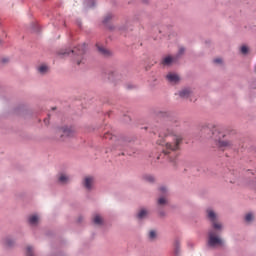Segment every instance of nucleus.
I'll use <instances>...</instances> for the list:
<instances>
[{"instance_id": "obj_1", "label": "nucleus", "mask_w": 256, "mask_h": 256, "mask_svg": "<svg viewBox=\"0 0 256 256\" xmlns=\"http://www.w3.org/2000/svg\"><path fill=\"white\" fill-rule=\"evenodd\" d=\"M181 143H183V137L181 135L174 134L173 131L167 130L164 134V139L162 141H158V145H162V155L169 159V156L172 155L171 161H175L177 157L176 151H179L181 147Z\"/></svg>"}, {"instance_id": "obj_2", "label": "nucleus", "mask_w": 256, "mask_h": 256, "mask_svg": "<svg viewBox=\"0 0 256 256\" xmlns=\"http://www.w3.org/2000/svg\"><path fill=\"white\" fill-rule=\"evenodd\" d=\"M202 135L204 137H213L214 141L216 142L217 147L219 149H231L233 145H235L234 141L231 140H223L225 139V132H223L221 129H215L213 132L211 131V128L209 126L203 127L201 129Z\"/></svg>"}, {"instance_id": "obj_3", "label": "nucleus", "mask_w": 256, "mask_h": 256, "mask_svg": "<svg viewBox=\"0 0 256 256\" xmlns=\"http://www.w3.org/2000/svg\"><path fill=\"white\" fill-rule=\"evenodd\" d=\"M208 247H223V239L219 237V233L215 230L208 232Z\"/></svg>"}, {"instance_id": "obj_4", "label": "nucleus", "mask_w": 256, "mask_h": 256, "mask_svg": "<svg viewBox=\"0 0 256 256\" xmlns=\"http://www.w3.org/2000/svg\"><path fill=\"white\" fill-rule=\"evenodd\" d=\"M86 49H87V45L82 44V45H79L76 50L71 51L72 54L76 53L77 57L81 58L80 60L79 58H76L77 65H81V63H85V58H83V55H85Z\"/></svg>"}, {"instance_id": "obj_5", "label": "nucleus", "mask_w": 256, "mask_h": 256, "mask_svg": "<svg viewBox=\"0 0 256 256\" xmlns=\"http://www.w3.org/2000/svg\"><path fill=\"white\" fill-rule=\"evenodd\" d=\"M59 135L61 141H65V139H69L70 137H75V129L71 127H63L59 130Z\"/></svg>"}, {"instance_id": "obj_6", "label": "nucleus", "mask_w": 256, "mask_h": 256, "mask_svg": "<svg viewBox=\"0 0 256 256\" xmlns=\"http://www.w3.org/2000/svg\"><path fill=\"white\" fill-rule=\"evenodd\" d=\"M207 217L211 221L213 225V229H216V230L222 229V225L219 222H217V214H215V211H213L212 209H208Z\"/></svg>"}, {"instance_id": "obj_7", "label": "nucleus", "mask_w": 256, "mask_h": 256, "mask_svg": "<svg viewBox=\"0 0 256 256\" xmlns=\"http://www.w3.org/2000/svg\"><path fill=\"white\" fill-rule=\"evenodd\" d=\"M95 183V178L93 176H86L84 178L83 185L86 189L91 190L93 189V184Z\"/></svg>"}, {"instance_id": "obj_8", "label": "nucleus", "mask_w": 256, "mask_h": 256, "mask_svg": "<svg viewBox=\"0 0 256 256\" xmlns=\"http://www.w3.org/2000/svg\"><path fill=\"white\" fill-rule=\"evenodd\" d=\"M172 63H177V56H167L162 61L164 65H172Z\"/></svg>"}, {"instance_id": "obj_9", "label": "nucleus", "mask_w": 256, "mask_h": 256, "mask_svg": "<svg viewBox=\"0 0 256 256\" xmlns=\"http://www.w3.org/2000/svg\"><path fill=\"white\" fill-rule=\"evenodd\" d=\"M166 79L170 82V83H179V75L175 74V73H169L166 76Z\"/></svg>"}, {"instance_id": "obj_10", "label": "nucleus", "mask_w": 256, "mask_h": 256, "mask_svg": "<svg viewBox=\"0 0 256 256\" xmlns=\"http://www.w3.org/2000/svg\"><path fill=\"white\" fill-rule=\"evenodd\" d=\"M37 71L40 75H47V73H49V66L42 64L37 67Z\"/></svg>"}, {"instance_id": "obj_11", "label": "nucleus", "mask_w": 256, "mask_h": 256, "mask_svg": "<svg viewBox=\"0 0 256 256\" xmlns=\"http://www.w3.org/2000/svg\"><path fill=\"white\" fill-rule=\"evenodd\" d=\"M58 181L59 183H62V185H65L66 183H69V181H71V178H69V176H67L66 174H60L58 177Z\"/></svg>"}, {"instance_id": "obj_12", "label": "nucleus", "mask_w": 256, "mask_h": 256, "mask_svg": "<svg viewBox=\"0 0 256 256\" xmlns=\"http://www.w3.org/2000/svg\"><path fill=\"white\" fill-rule=\"evenodd\" d=\"M191 95V89L185 88L179 92V96L183 99H187V97H190Z\"/></svg>"}, {"instance_id": "obj_13", "label": "nucleus", "mask_w": 256, "mask_h": 256, "mask_svg": "<svg viewBox=\"0 0 256 256\" xmlns=\"http://www.w3.org/2000/svg\"><path fill=\"white\" fill-rule=\"evenodd\" d=\"M30 225H37L39 223V217L37 215H32L29 217Z\"/></svg>"}, {"instance_id": "obj_14", "label": "nucleus", "mask_w": 256, "mask_h": 256, "mask_svg": "<svg viewBox=\"0 0 256 256\" xmlns=\"http://www.w3.org/2000/svg\"><path fill=\"white\" fill-rule=\"evenodd\" d=\"M93 221L95 225H101V223H103V218L99 215H95Z\"/></svg>"}, {"instance_id": "obj_15", "label": "nucleus", "mask_w": 256, "mask_h": 256, "mask_svg": "<svg viewBox=\"0 0 256 256\" xmlns=\"http://www.w3.org/2000/svg\"><path fill=\"white\" fill-rule=\"evenodd\" d=\"M146 216H147V210L145 209L140 210V212L138 213V219H143Z\"/></svg>"}, {"instance_id": "obj_16", "label": "nucleus", "mask_w": 256, "mask_h": 256, "mask_svg": "<svg viewBox=\"0 0 256 256\" xmlns=\"http://www.w3.org/2000/svg\"><path fill=\"white\" fill-rule=\"evenodd\" d=\"M113 19V14H107L105 17H104V20H103V23H109L111 20Z\"/></svg>"}, {"instance_id": "obj_17", "label": "nucleus", "mask_w": 256, "mask_h": 256, "mask_svg": "<svg viewBox=\"0 0 256 256\" xmlns=\"http://www.w3.org/2000/svg\"><path fill=\"white\" fill-rule=\"evenodd\" d=\"M149 239L153 241V239H157V232L155 230H151L149 232Z\"/></svg>"}, {"instance_id": "obj_18", "label": "nucleus", "mask_w": 256, "mask_h": 256, "mask_svg": "<svg viewBox=\"0 0 256 256\" xmlns=\"http://www.w3.org/2000/svg\"><path fill=\"white\" fill-rule=\"evenodd\" d=\"M26 256H35L33 255V247L31 246L26 247Z\"/></svg>"}, {"instance_id": "obj_19", "label": "nucleus", "mask_w": 256, "mask_h": 256, "mask_svg": "<svg viewBox=\"0 0 256 256\" xmlns=\"http://www.w3.org/2000/svg\"><path fill=\"white\" fill-rule=\"evenodd\" d=\"M104 139H110V140H117V137L116 136H113V134H111V133H106L105 135H104Z\"/></svg>"}, {"instance_id": "obj_20", "label": "nucleus", "mask_w": 256, "mask_h": 256, "mask_svg": "<svg viewBox=\"0 0 256 256\" xmlns=\"http://www.w3.org/2000/svg\"><path fill=\"white\" fill-rule=\"evenodd\" d=\"M4 245H6V247H12L13 246V241L11 238H6L4 241Z\"/></svg>"}, {"instance_id": "obj_21", "label": "nucleus", "mask_w": 256, "mask_h": 256, "mask_svg": "<svg viewBox=\"0 0 256 256\" xmlns=\"http://www.w3.org/2000/svg\"><path fill=\"white\" fill-rule=\"evenodd\" d=\"M240 51L243 55H247L249 53V48L245 45H243L241 48H240Z\"/></svg>"}, {"instance_id": "obj_22", "label": "nucleus", "mask_w": 256, "mask_h": 256, "mask_svg": "<svg viewBox=\"0 0 256 256\" xmlns=\"http://www.w3.org/2000/svg\"><path fill=\"white\" fill-rule=\"evenodd\" d=\"M98 50L100 51V53H102V55H111V53L109 52V50L102 48V47H98Z\"/></svg>"}, {"instance_id": "obj_23", "label": "nucleus", "mask_w": 256, "mask_h": 256, "mask_svg": "<svg viewBox=\"0 0 256 256\" xmlns=\"http://www.w3.org/2000/svg\"><path fill=\"white\" fill-rule=\"evenodd\" d=\"M144 180L148 181V183H153V181H155V178L151 175H146L144 176Z\"/></svg>"}, {"instance_id": "obj_24", "label": "nucleus", "mask_w": 256, "mask_h": 256, "mask_svg": "<svg viewBox=\"0 0 256 256\" xmlns=\"http://www.w3.org/2000/svg\"><path fill=\"white\" fill-rule=\"evenodd\" d=\"M167 203V199L165 197H161L158 199V205H165Z\"/></svg>"}, {"instance_id": "obj_25", "label": "nucleus", "mask_w": 256, "mask_h": 256, "mask_svg": "<svg viewBox=\"0 0 256 256\" xmlns=\"http://www.w3.org/2000/svg\"><path fill=\"white\" fill-rule=\"evenodd\" d=\"M245 221H247L248 223L253 221V214L251 213H248L246 216H245Z\"/></svg>"}, {"instance_id": "obj_26", "label": "nucleus", "mask_w": 256, "mask_h": 256, "mask_svg": "<svg viewBox=\"0 0 256 256\" xmlns=\"http://www.w3.org/2000/svg\"><path fill=\"white\" fill-rule=\"evenodd\" d=\"M183 53H185V48L181 47L178 51V55L176 56L177 59H179V57H181V55H183Z\"/></svg>"}, {"instance_id": "obj_27", "label": "nucleus", "mask_w": 256, "mask_h": 256, "mask_svg": "<svg viewBox=\"0 0 256 256\" xmlns=\"http://www.w3.org/2000/svg\"><path fill=\"white\" fill-rule=\"evenodd\" d=\"M160 191H161V193H163L164 195H166V193H167V188H166V187H161V188H160Z\"/></svg>"}, {"instance_id": "obj_28", "label": "nucleus", "mask_w": 256, "mask_h": 256, "mask_svg": "<svg viewBox=\"0 0 256 256\" xmlns=\"http://www.w3.org/2000/svg\"><path fill=\"white\" fill-rule=\"evenodd\" d=\"M214 63H217V64L223 63V60L221 58H216L214 59Z\"/></svg>"}, {"instance_id": "obj_29", "label": "nucleus", "mask_w": 256, "mask_h": 256, "mask_svg": "<svg viewBox=\"0 0 256 256\" xmlns=\"http://www.w3.org/2000/svg\"><path fill=\"white\" fill-rule=\"evenodd\" d=\"M116 145H123V140H121V139H120V140H117V141H116Z\"/></svg>"}, {"instance_id": "obj_30", "label": "nucleus", "mask_w": 256, "mask_h": 256, "mask_svg": "<svg viewBox=\"0 0 256 256\" xmlns=\"http://www.w3.org/2000/svg\"><path fill=\"white\" fill-rule=\"evenodd\" d=\"M9 62V59L5 58L2 60V63H8Z\"/></svg>"}, {"instance_id": "obj_31", "label": "nucleus", "mask_w": 256, "mask_h": 256, "mask_svg": "<svg viewBox=\"0 0 256 256\" xmlns=\"http://www.w3.org/2000/svg\"><path fill=\"white\" fill-rule=\"evenodd\" d=\"M161 157H163V154H161L160 156H158V159H161Z\"/></svg>"}]
</instances>
